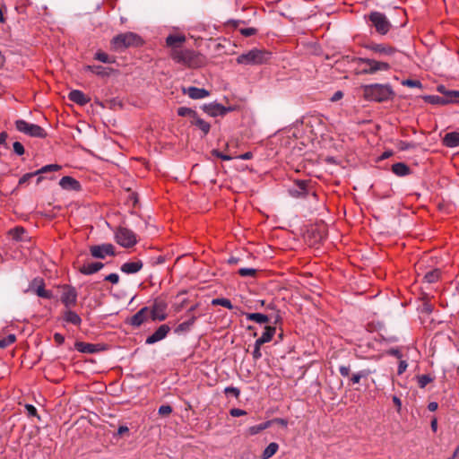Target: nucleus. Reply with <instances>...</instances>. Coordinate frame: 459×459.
Masks as SVG:
<instances>
[{"mask_svg": "<svg viewBox=\"0 0 459 459\" xmlns=\"http://www.w3.org/2000/svg\"><path fill=\"white\" fill-rule=\"evenodd\" d=\"M129 429L126 426H120L117 429V435L123 436L125 433H128Z\"/></svg>", "mask_w": 459, "mask_h": 459, "instance_id": "774afa93", "label": "nucleus"}, {"mask_svg": "<svg viewBox=\"0 0 459 459\" xmlns=\"http://www.w3.org/2000/svg\"><path fill=\"white\" fill-rule=\"evenodd\" d=\"M61 301L66 307L76 305L77 291L74 287L65 285L62 287Z\"/></svg>", "mask_w": 459, "mask_h": 459, "instance_id": "f8f14e48", "label": "nucleus"}, {"mask_svg": "<svg viewBox=\"0 0 459 459\" xmlns=\"http://www.w3.org/2000/svg\"><path fill=\"white\" fill-rule=\"evenodd\" d=\"M359 64L365 65L362 73L366 74H374L380 71H388L391 68L388 62L378 61L373 58H359Z\"/></svg>", "mask_w": 459, "mask_h": 459, "instance_id": "39448f33", "label": "nucleus"}, {"mask_svg": "<svg viewBox=\"0 0 459 459\" xmlns=\"http://www.w3.org/2000/svg\"><path fill=\"white\" fill-rule=\"evenodd\" d=\"M443 143L445 146L449 148H455L459 146V133H447L443 138Z\"/></svg>", "mask_w": 459, "mask_h": 459, "instance_id": "5701e85b", "label": "nucleus"}, {"mask_svg": "<svg viewBox=\"0 0 459 459\" xmlns=\"http://www.w3.org/2000/svg\"><path fill=\"white\" fill-rule=\"evenodd\" d=\"M65 320L68 323H71L74 325H79L82 322V319L81 317L78 316L77 313L72 311V310H67L65 314Z\"/></svg>", "mask_w": 459, "mask_h": 459, "instance_id": "2f4dec72", "label": "nucleus"}, {"mask_svg": "<svg viewBox=\"0 0 459 459\" xmlns=\"http://www.w3.org/2000/svg\"><path fill=\"white\" fill-rule=\"evenodd\" d=\"M178 116L189 117L191 120L196 116V112L189 108L182 107L178 109Z\"/></svg>", "mask_w": 459, "mask_h": 459, "instance_id": "58836bf2", "label": "nucleus"}, {"mask_svg": "<svg viewBox=\"0 0 459 459\" xmlns=\"http://www.w3.org/2000/svg\"><path fill=\"white\" fill-rule=\"evenodd\" d=\"M224 393L226 394H233L236 398H238L239 394H240V391L238 388L237 387H234V386H228L224 389Z\"/></svg>", "mask_w": 459, "mask_h": 459, "instance_id": "de8ad7c7", "label": "nucleus"}, {"mask_svg": "<svg viewBox=\"0 0 459 459\" xmlns=\"http://www.w3.org/2000/svg\"><path fill=\"white\" fill-rule=\"evenodd\" d=\"M90 251L93 257L99 259H104L107 255H115V247L112 244L91 246Z\"/></svg>", "mask_w": 459, "mask_h": 459, "instance_id": "9b49d317", "label": "nucleus"}, {"mask_svg": "<svg viewBox=\"0 0 459 459\" xmlns=\"http://www.w3.org/2000/svg\"><path fill=\"white\" fill-rule=\"evenodd\" d=\"M94 59L105 64H111L114 62V59L111 56L101 51H99L95 54Z\"/></svg>", "mask_w": 459, "mask_h": 459, "instance_id": "4c0bfd02", "label": "nucleus"}, {"mask_svg": "<svg viewBox=\"0 0 459 459\" xmlns=\"http://www.w3.org/2000/svg\"><path fill=\"white\" fill-rule=\"evenodd\" d=\"M408 364L405 360H400L398 365L397 373L402 375L407 369Z\"/></svg>", "mask_w": 459, "mask_h": 459, "instance_id": "13d9d810", "label": "nucleus"}, {"mask_svg": "<svg viewBox=\"0 0 459 459\" xmlns=\"http://www.w3.org/2000/svg\"><path fill=\"white\" fill-rule=\"evenodd\" d=\"M212 305H220V306H222L224 307H227L229 309H232L233 308V305L231 303V301L228 299H224V298H221V299H214L212 300Z\"/></svg>", "mask_w": 459, "mask_h": 459, "instance_id": "ea45409f", "label": "nucleus"}, {"mask_svg": "<svg viewBox=\"0 0 459 459\" xmlns=\"http://www.w3.org/2000/svg\"><path fill=\"white\" fill-rule=\"evenodd\" d=\"M54 340H55V342H56L57 345H61L65 342V337L61 333H56L54 334Z\"/></svg>", "mask_w": 459, "mask_h": 459, "instance_id": "0e129e2a", "label": "nucleus"}, {"mask_svg": "<svg viewBox=\"0 0 459 459\" xmlns=\"http://www.w3.org/2000/svg\"><path fill=\"white\" fill-rule=\"evenodd\" d=\"M68 99L80 106H84L91 100L89 97L79 90L71 91L68 94Z\"/></svg>", "mask_w": 459, "mask_h": 459, "instance_id": "aec40b11", "label": "nucleus"}, {"mask_svg": "<svg viewBox=\"0 0 459 459\" xmlns=\"http://www.w3.org/2000/svg\"><path fill=\"white\" fill-rule=\"evenodd\" d=\"M307 183L305 181H299L297 188L290 189V194L294 197H299L306 193Z\"/></svg>", "mask_w": 459, "mask_h": 459, "instance_id": "473e14b6", "label": "nucleus"}, {"mask_svg": "<svg viewBox=\"0 0 459 459\" xmlns=\"http://www.w3.org/2000/svg\"><path fill=\"white\" fill-rule=\"evenodd\" d=\"M25 410L29 416H34V417L39 418L38 415V412H37V409L32 404H26Z\"/></svg>", "mask_w": 459, "mask_h": 459, "instance_id": "8fccbe9b", "label": "nucleus"}, {"mask_svg": "<svg viewBox=\"0 0 459 459\" xmlns=\"http://www.w3.org/2000/svg\"><path fill=\"white\" fill-rule=\"evenodd\" d=\"M212 155L216 156L217 158L221 159L222 160H230L232 159L231 156L222 153L220 151L213 150Z\"/></svg>", "mask_w": 459, "mask_h": 459, "instance_id": "5fc2aeb1", "label": "nucleus"}, {"mask_svg": "<svg viewBox=\"0 0 459 459\" xmlns=\"http://www.w3.org/2000/svg\"><path fill=\"white\" fill-rule=\"evenodd\" d=\"M343 97V93L341 91H337L334 92V94L331 97L330 100L333 102L340 100Z\"/></svg>", "mask_w": 459, "mask_h": 459, "instance_id": "69168bd1", "label": "nucleus"}, {"mask_svg": "<svg viewBox=\"0 0 459 459\" xmlns=\"http://www.w3.org/2000/svg\"><path fill=\"white\" fill-rule=\"evenodd\" d=\"M418 385L420 388H424L433 381V378L429 375H421L417 377Z\"/></svg>", "mask_w": 459, "mask_h": 459, "instance_id": "a19ab883", "label": "nucleus"}, {"mask_svg": "<svg viewBox=\"0 0 459 459\" xmlns=\"http://www.w3.org/2000/svg\"><path fill=\"white\" fill-rule=\"evenodd\" d=\"M339 372L342 377H348L351 372V368L350 366H341L339 368Z\"/></svg>", "mask_w": 459, "mask_h": 459, "instance_id": "052dcab7", "label": "nucleus"}, {"mask_svg": "<svg viewBox=\"0 0 459 459\" xmlns=\"http://www.w3.org/2000/svg\"><path fill=\"white\" fill-rule=\"evenodd\" d=\"M195 318L196 317L195 316H190L188 319L178 325V326L176 329H174V332L178 333H183L189 331Z\"/></svg>", "mask_w": 459, "mask_h": 459, "instance_id": "c85d7f7f", "label": "nucleus"}, {"mask_svg": "<svg viewBox=\"0 0 459 459\" xmlns=\"http://www.w3.org/2000/svg\"><path fill=\"white\" fill-rule=\"evenodd\" d=\"M28 291H34L40 298H52V292L45 290V281L40 277H36L30 282L29 289L25 292Z\"/></svg>", "mask_w": 459, "mask_h": 459, "instance_id": "1a4fd4ad", "label": "nucleus"}, {"mask_svg": "<svg viewBox=\"0 0 459 459\" xmlns=\"http://www.w3.org/2000/svg\"><path fill=\"white\" fill-rule=\"evenodd\" d=\"M402 84L404 86L411 87V88H421V86H422L421 82L419 80H411V79L403 80L402 82Z\"/></svg>", "mask_w": 459, "mask_h": 459, "instance_id": "c03bdc74", "label": "nucleus"}, {"mask_svg": "<svg viewBox=\"0 0 459 459\" xmlns=\"http://www.w3.org/2000/svg\"><path fill=\"white\" fill-rule=\"evenodd\" d=\"M13 151L16 154H18V155L24 154V152H25L24 147L20 142H14L13 144Z\"/></svg>", "mask_w": 459, "mask_h": 459, "instance_id": "49530a36", "label": "nucleus"}, {"mask_svg": "<svg viewBox=\"0 0 459 459\" xmlns=\"http://www.w3.org/2000/svg\"><path fill=\"white\" fill-rule=\"evenodd\" d=\"M151 317V312L148 307H143L131 318V325L134 326H140L145 320Z\"/></svg>", "mask_w": 459, "mask_h": 459, "instance_id": "a211bd4d", "label": "nucleus"}, {"mask_svg": "<svg viewBox=\"0 0 459 459\" xmlns=\"http://www.w3.org/2000/svg\"><path fill=\"white\" fill-rule=\"evenodd\" d=\"M174 62L189 68H198L204 65V57L192 49H174Z\"/></svg>", "mask_w": 459, "mask_h": 459, "instance_id": "f03ea898", "label": "nucleus"}, {"mask_svg": "<svg viewBox=\"0 0 459 459\" xmlns=\"http://www.w3.org/2000/svg\"><path fill=\"white\" fill-rule=\"evenodd\" d=\"M441 272L439 269H433L426 273L423 281L427 283H435L440 279Z\"/></svg>", "mask_w": 459, "mask_h": 459, "instance_id": "bb28decb", "label": "nucleus"}, {"mask_svg": "<svg viewBox=\"0 0 459 459\" xmlns=\"http://www.w3.org/2000/svg\"><path fill=\"white\" fill-rule=\"evenodd\" d=\"M271 53L253 48L247 53H243L237 57V63L246 65H257L267 62L270 59Z\"/></svg>", "mask_w": 459, "mask_h": 459, "instance_id": "7ed1b4c3", "label": "nucleus"}, {"mask_svg": "<svg viewBox=\"0 0 459 459\" xmlns=\"http://www.w3.org/2000/svg\"><path fill=\"white\" fill-rule=\"evenodd\" d=\"M388 353H389L390 355H392V356H394V357L398 358V359H401V358H402V356H403V355H402V353H401V351H400L398 349H391V350L388 351Z\"/></svg>", "mask_w": 459, "mask_h": 459, "instance_id": "338daca9", "label": "nucleus"}, {"mask_svg": "<svg viewBox=\"0 0 459 459\" xmlns=\"http://www.w3.org/2000/svg\"><path fill=\"white\" fill-rule=\"evenodd\" d=\"M140 38L133 32H126L113 38L111 44L115 50H122L131 46L138 45Z\"/></svg>", "mask_w": 459, "mask_h": 459, "instance_id": "20e7f679", "label": "nucleus"}, {"mask_svg": "<svg viewBox=\"0 0 459 459\" xmlns=\"http://www.w3.org/2000/svg\"><path fill=\"white\" fill-rule=\"evenodd\" d=\"M170 328L168 325H160L152 335L146 339V343L152 344L162 340L169 332Z\"/></svg>", "mask_w": 459, "mask_h": 459, "instance_id": "f3484780", "label": "nucleus"}, {"mask_svg": "<svg viewBox=\"0 0 459 459\" xmlns=\"http://www.w3.org/2000/svg\"><path fill=\"white\" fill-rule=\"evenodd\" d=\"M261 347H254V351L252 352V356H253V359L255 360H258L261 357H262V353H261Z\"/></svg>", "mask_w": 459, "mask_h": 459, "instance_id": "680f3d73", "label": "nucleus"}, {"mask_svg": "<svg viewBox=\"0 0 459 459\" xmlns=\"http://www.w3.org/2000/svg\"><path fill=\"white\" fill-rule=\"evenodd\" d=\"M275 332H276V328L274 326H265L261 338L265 342H269L272 341L273 335L275 334Z\"/></svg>", "mask_w": 459, "mask_h": 459, "instance_id": "72a5a7b5", "label": "nucleus"}, {"mask_svg": "<svg viewBox=\"0 0 459 459\" xmlns=\"http://www.w3.org/2000/svg\"><path fill=\"white\" fill-rule=\"evenodd\" d=\"M363 95L367 100L383 102L390 100L394 92L389 84L374 83L363 86Z\"/></svg>", "mask_w": 459, "mask_h": 459, "instance_id": "f257e3e1", "label": "nucleus"}, {"mask_svg": "<svg viewBox=\"0 0 459 459\" xmlns=\"http://www.w3.org/2000/svg\"><path fill=\"white\" fill-rule=\"evenodd\" d=\"M85 70L90 71L99 76L105 77L109 76L113 69L104 67L102 65H87Z\"/></svg>", "mask_w": 459, "mask_h": 459, "instance_id": "b1692460", "label": "nucleus"}, {"mask_svg": "<svg viewBox=\"0 0 459 459\" xmlns=\"http://www.w3.org/2000/svg\"><path fill=\"white\" fill-rule=\"evenodd\" d=\"M366 48L373 53L377 54L379 56L383 57L393 56L397 52L395 48L383 43H371Z\"/></svg>", "mask_w": 459, "mask_h": 459, "instance_id": "9d476101", "label": "nucleus"}, {"mask_svg": "<svg viewBox=\"0 0 459 459\" xmlns=\"http://www.w3.org/2000/svg\"><path fill=\"white\" fill-rule=\"evenodd\" d=\"M256 270L253 268H240L238 271V273L242 277H255L256 274Z\"/></svg>", "mask_w": 459, "mask_h": 459, "instance_id": "37998d69", "label": "nucleus"}, {"mask_svg": "<svg viewBox=\"0 0 459 459\" xmlns=\"http://www.w3.org/2000/svg\"><path fill=\"white\" fill-rule=\"evenodd\" d=\"M369 374H370L369 370H367V369L360 370L352 375L351 381L353 385L358 384V383H359L361 378L368 377Z\"/></svg>", "mask_w": 459, "mask_h": 459, "instance_id": "e433bc0d", "label": "nucleus"}, {"mask_svg": "<svg viewBox=\"0 0 459 459\" xmlns=\"http://www.w3.org/2000/svg\"><path fill=\"white\" fill-rule=\"evenodd\" d=\"M105 281L117 284L119 281V276L117 273H110L105 277Z\"/></svg>", "mask_w": 459, "mask_h": 459, "instance_id": "4d7b16f0", "label": "nucleus"}, {"mask_svg": "<svg viewBox=\"0 0 459 459\" xmlns=\"http://www.w3.org/2000/svg\"><path fill=\"white\" fill-rule=\"evenodd\" d=\"M422 311L430 314L433 311V306L429 301H424L422 305Z\"/></svg>", "mask_w": 459, "mask_h": 459, "instance_id": "bf43d9fd", "label": "nucleus"}, {"mask_svg": "<svg viewBox=\"0 0 459 459\" xmlns=\"http://www.w3.org/2000/svg\"><path fill=\"white\" fill-rule=\"evenodd\" d=\"M75 349L82 353H95L100 351L99 344L88 343L83 342H76L74 344Z\"/></svg>", "mask_w": 459, "mask_h": 459, "instance_id": "412c9836", "label": "nucleus"}, {"mask_svg": "<svg viewBox=\"0 0 459 459\" xmlns=\"http://www.w3.org/2000/svg\"><path fill=\"white\" fill-rule=\"evenodd\" d=\"M59 185L65 190L79 191L81 189L80 182L69 176L63 177L59 181Z\"/></svg>", "mask_w": 459, "mask_h": 459, "instance_id": "6ab92c4d", "label": "nucleus"}, {"mask_svg": "<svg viewBox=\"0 0 459 459\" xmlns=\"http://www.w3.org/2000/svg\"><path fill=\"white\" fill-rule=\"evenodd\" d=\"M392 171L396 176L403 177L410 173V168L405 163L397 162L392 166Z\"/></svg>", "mask_w": 459, "mask_h": 459, "instance_id": "a878e982", "label": "nucleus"}, {"mask_svg": "<svg viewBox=\"0 0 459 459\" xmlns=\"http://www.w3.org/2000/svg\"><path fill=\"white\" fill-rule=\"evenodd\" d=\"M182 92L184 94L188 95L189 98L193 100H202L210 95V92L204 88L197 87H182Z\"/></svg>", "mask_w": 459, "mask_h": 459, "instance_id": "2eb2a0df", "label": "nucleus"}, {"mask_svg": "<svg viewBox=\"0 0 459 459\" xmlns=\"http://www.w3.org/2000/svg\"><path fill=\"white\" fill-rule=\"evenodd\" d=\"M248 321L255 322L257 324H265L269 322V316L261 313H248L246 315Z\"/></svg>", "mask_w": 459, "mask_h": 459, "instance_id": "cd10ccee", "label": "nucleus"}, {"mask_svg": "<svg viewBox=\"0 0 459 459\" xmlns=\"http://www.w3.org/2000/svg\"><path fill=\"white\" fill-rule=\"evenodd\" d=\"M79 272L85 275H91L97 273L94 263H89L82 265L79 268Z\"/></svg>", "mask_w": 459, "mask_h": 459, "instance_id": "f704fd0d", "label": "nucleus"}, {"mask_svg": "<svg viewBox=\"0 0 459 459\" xmlns=\"http://www.w3.org/2000/svg\"><path fill=\"white\" fill-rule=\"evenodd\" d=\"M143 262L141 260H137L123 264L120 269L123 273L130 274L139 272L143 268Z\"/></svg>", "mask_w": 459, "mask_h": 459, "instance_id": "4be33fe9", "label": "nucleus"}, {"mask_svg": "<svg viewBox=\"0 0 459 459\" xmlns=\"http://www.w3.org/2000/svg\"><path fill=\"white\" fill-rule=\"evenodd\" d=\"M186 294V292H183V293H179L177 295L176 299H178V302L179 303V306H178V307H177V309H179V308H182L185 307V303L186 302V299L185 298Z\"/></svg>", "mask_w": 459, "mask_h": 459, "instance_id": "603ef678", "label": "nucleus"}, {"mask_svg": "<svg viewBox=\"0 0 459 459\" xmlns=\"http://www.w3.org/2000/svg\"><path fill=\"white\" fill-rule=\"evenodd\" d=\"M171 412H172V407L169 404L161 405L158 411L159 415H160L162 417L169 416Z\"/></svg>", "mask_w": 459, "mask_h": 459, "instance_id": "a18cd8bd", "label": "nucleus"}, {"mask_svg": "<svg viewBox=\"0 0 459 459\" xmlns=\"http://www.w3.org/2000/svg\"><path fill=\"white\" fill-rule=\"evenodd\" d=\"M186 40V37L182 33H178L176 31V29L174 28V45L177 43H182Z\"/></svg>", "mask_w": 459, "mask_h": 459, "instance_id": "6e6d98bb", "label": "nucleus"}, {"mask_svg": "<svg viewBox=\"0 0 459 459\" xmlns=\"http://www.w3.org/2000/svg\"><path fill=\"white\" fill-rule=\"evenodd\" d=\"M270 421H273V424L277 423L283 428H286L288 425V421L285 419H281V418H275L273 420H271Z\"/></svg>", "mask_w": 459, "mask_h": 459, "instance_id": "e2e57ef3", "label": "nucleus"}, {"mask_svg": "<svg viewBox=\"0 0 459 459\" xmlns=\"http://www.w3.org/2000/svg\"><path fill=\"white\" fill-rule=\"evenodd\" d=\"M16 129L31 137L45 138L47 136L46 131L39 126L30 124L25 120L19 119L15 122Z\"/></svg>", "mask_w": 459, "mask_h": 459, "instance_id": "0eeeda50", "label": "nucleus"}, {"mask_svg": "<svg viewBox=\"0 0 459 459\" xmlns=\"http://www.w3.org/2000/svg\"><path fill=\"white\" fill-rule=\"evenodd\" d=\"M202 108L211 117L223 116L226 113L233 110V108L231 107L226 108L216 102L204 104Z\"/></svg>", "mask_w": 459, "mask_h": 459, "instance_id": "ddd939ff", "label": "nucleus"}, {"mask_svg": "<svg viewBox=\"0 0 459 459\" xmlns=\"http://www.w3.org/2000/svg\"><path fill=\"white\" fill-rule=\"evenodd\" d=\"M368 20L371 25L375 27L377 32L381 35H385L391 28L390 22L386 16L380 12H371L368 15Z\"/></svg>", "mask_w": 459, "mask_h": 459, "instance_id": "423d86ee", "label": "nucleus"}, {"mask_svg": "<svg viewBox=\"0 0 459 459\" xmlns=\"http://www.w3.org/2000/svg\"><path fill=\"white\" fill-rule=\"evenodd\" d=\"M240 33L245 37H250L256 33V30L255 28H243L240 29Z\"/></svg>", "mask_w": 459, "mask_h": 459, "instance_id": "3c124183", "label": "nucleus"}, {"mask_svg": "<svg viewBox=\"0 0 459 459\" xmlns=\"http://www.w3.org/2000/svg\"><path fill=\"white\" fill-rule=\"evenodd\" d=\"M166 304L162 299H156L153 305V307L151 312V317L153 320H164L166 317L165 309Z\"/></svg>", "mask_w": 459, "mask_h": 459, "instance_id": "dca6fc26", "label": "nucleus"}, {"mask_svg": "<svg viewBox=\"0 0 459 459\" xmlns=\"http://www.w3.org/2000/svg\"><path fill=\"white\" fill-rule=\"evenodd\" d=\"M60 169H61V167L59 165H56V164L46 165V166L42 167L40 169H38L37 171H35L34 174H35V176H38V175H40V174H43V173L57 171Z\"/></svg>", "mask_w": 459, "mask_h": 459, "instance_id": "c9c22d12", "label": "nucleus"}, {"mask_svg": "<svg viewBox=\"0 0 459 459\" xmlns=\"http://www.w3.org/2000/svg\"><path fill=\"white\" fill-rule=\"evenodd\" d=\"M191 124L197 126L204 134H207L210 131L211 126L208 122L197 117V115L190 120Z\"/></svg>", "mask_w": 459, "mask_h": 459, "instance_id": "393cba45", "label": "nucleus"}, {"mask_svg": "<svg viewBox=\"0 0 459 459\" xmlns=\"http://www.w3.org/2000/svg\"><path fill=\"white\" fill-rule=\"evenodd\" d=\"M273 424V421H265V422H263L261 424H258V425H255V426H252L250 428H248L247 429V432L249 435L253 436V435H256L258 433H260L261 431L268 429L269 427H271Z\"/></svg>", "mask_w": 459, "mask_h": 459, "instance_id": "7c9ffc66", "label": "nucleus"}, {"mask_svg": "<svg viewBox=\"0 0 459 459\" xmlns=\"http://www.w3.org/2000/svg\"><path fill=\"white\" fill-rule=\"evenodd\" d=\"M230 414L232 416V417H240V416H243V415H246L247 414V411L242 410V409H238V408H233L230 411Z\"/></svg>", "mask_w": 459, "mask_h": 459, "instance_id": "864d4df0", "label": "nucleus"}, {"mask_svg": "<svg viewBox=\"0 0 459 459\" xmlns=\"http://www.w3.org/2000/svg\"><path fill=\"white\" fill-rule=\"evenodd\" d=\"M16 340L14 334H9L7 337L0 339V348L4 349L13 344Z\"/></svg>", "mask_w": 459, "mask_h": 459, "instance_id": "79ce46f5", "label": "nucleus"}, {"mask_svg": "<svg viewBox=\"0 0 459 459\" xmlns=\"http://www.w3.org/2000/svg\"><path fill=\"white\" fill-rule=\"evenodd\" d=\"M279 449V445L275 442L270 443L265 449L263 451L261 455L262 459H269L273 456Z\"/></svg>", "mask_w": 459, "mask_h": 459, "instance_id": "c756f323", "label": "nucleus"}, {"mask_svg": "<svg viewBox=\"0 0 459 459\" xmlns=\"http://www.w3.org/2000/svg\"><path fill=\"white\" fill-rule=\"evenodd\" d=\"M430 103L433 104H446L449 102H459V91H448L446 97L429 96L428 98Z\"/></svg>", "mask_w": 459, "mask_h": 459, "instance_id": "4468645a", "label": "nucleus"}, {"mask_svg": "<svg viewBox=\"0 0 459 459\" xmlns=\"http://www.w3.org/2000/svg\"><path fill=\"white\" fill-rule=\"evenodd\" d=\"M35 177L34 172L27 173L19 179V186L29 183L30 179Z\"/></svg>", "mask_w": 459, "mask_h": 459, "instance_id": "09e8293b", "label": "nucleus"}, {"mask_svg": "<svg viewBox=\"0 0 459 459\" xmlns=\"http://www.w3.org/2000/svg\"><path fill=\"white\" fill-rule=\"evenodd\" d=\"M116 240L124 247H131L136 244V236L131 230L120 227L116 232Z\"/></svg>", "mask_w": 459, "mask_h": 459, "instance_id": "6e6552de", "label": "nucleus"}]
</instances>
